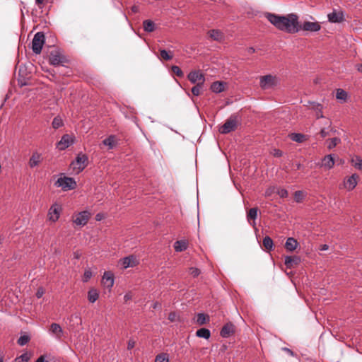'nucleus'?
<instances>
[{
    "instance_id": "nucleus-31",
    "label": "nucleus",
    "mask_w": 362,
    "mask_h": 362,
    "mask_svg": "<svg viewBox=\"0 0 362 362\" xmlns=\"http://www.w3.org/2000/svg\"><path fill=\"white\" fill-rule=\"evenodd\" d=\"M290 139L296 142L302 143L306 139V136L299 133H292L289 134Z\"/></svg>"
},
{
    "instance_id": "nucleus-15",
    "label": "nucleus",
    "mask_w": 362,
    "mask_h": 362,
    "mask_svg": "<svg viewBox=\"0 0 362 362\" xmlns=\"http://www.w3.org/2000/svg\"><path fill=\"white\" fill-rule=\"evenodd\" d=\"M60 207L54 204L52 206L48 212V218L50 221L55 222L59 217Z\"/></svg>"
},
{
    "instance_id": "nucleus-63",
    "label": "nucleus",
    "mask_w": 362,
    "mask_h": 362,
    "mask_svg": "<svg viewBox=\"0 0 362 362\" xmlns=\"http://www.w3.org/2000/svg\"><path fill=\"white\" fill-rule=\"evenodd\" d=\"M158 305H159V304L158 303H156L153 304V308L156 309V308H158Z\"/></svg>"
},
{
    "instance_id": "nucleus-2",
    "label": "nucleus",
    "mask_w": 362,
    "mask_h": 362,
    "mask_svg": "<svg viewBox=\"0 0 362 362\" xmlns=\"http://www.w3.org/2000/svg\"><path fill=\"white\" fill-rule=\"evenodd\" d=\"M88 165V157L86 155L79 153L76 160L71 163V167L76 174L81 173Z\"/></svg>"
},
{
    "instance_id": "nucleus-49",
    "label": "nucleus",
    "mask_w": 362,
    "mask_h": 362,
    "mask_svg": "<svg viewBox=\"0 0 362 362\" xmlns=\"http://www.w3.org/2000/svg\"><path fill=\"white\" fill-rule=\"evenodd\" d=\"M91 276H92L91 271L89 269L86 270L84 272V274H83V281L84 282H87L91 278Z\"/></svg>"
},
{
    "instance_id": "nucleus-61",
    "label": "nucleus",
    "mask_w": 362,
    "mask_h": 362,
    "mask_svg": "<svg viewBox=\"0 0 362 362\" xmlns=\"http://www.w3.org/2000/svg\"><path fill=\"white\" fill-rule=\"evenodd\" d=\"M248 52L249 53H253L255 52V49L252 47H250Z\"/></svg>"
},
{
    "instance_id": "nucleus-10",
    "label": "nucleus",
    "mask_w": 362,
    "mask_h": 362,
    "mask_svg": "<svg viewBox=\"0 0 362 362\" xmlns=\"http://www.w3.org/2000/svg\"><path fill=\"white\" fill-rule=\"evenodd\" d=\"M300 30L309 32H317L320 30L321 25L319 22L305 21L303 25H300Z\"/></svg>"
},
{
    "instance_id": "nucleus-39",
    "label": "nucleus",
    "mask_w": 362,
    "mask_h": 362,
    "mask_svg": "<svg viewBox=\"0 0 362 362\" xmlns=\"http://www.w3.org/2000/svg\"><path fill=\"white\" fill-rule=\"evenodd\" d=\"M305 197V194L303 191H296L294 193V199L296 202H302Z\"/></svg>"
},
{
    "instance_id": "nucleus-33",
    "label": "nucleus",
    "mask_w": 362,
    "mask_h": 362,
    "mask_svg": "<svg viewBox=\"0 0 362 362\" xmlns=\"http://www.w3.org/2000/svg\"><path fill=\"white\" fill-rule=\"evenodd\" d=\"M143 27L146 32H153L155 30V24L151 20H145L143 22Z\"/></svg>"
},
{
    "instance_id": "nucleus-27",
    "label": "nucleus",
    "mask_w": 362,
    "mask_h": 362,
    "mask_svg": "<svg viewBox=\"0 0 362 362\" xmlns=\"http://www.w3.org/2000/svg\"><path fill=\"white\" fill-rule=\"evenodd\" d=\"M225 83L221 81L214 82L211 86V89L214 93H221L224 90Z\"/></svg>"
},
{
    "instance_id": "nucleus-3",
    "label": "nucleus",
    "mask_w": 362,
    "mask_h": 362,
    "mask_svg": "<svg viewBox=\"0 0 362 362\" xmlns=\"http://www.w3.org/2000/svg\"><path fill=\"white\" fill-rule=\"evenodd\" d=\"M238 118L236 115H231L226 122L220 127L219 132L221 134H228L237 129L238 125Z\"/></svg>"
},
{
    "instance_id": "nucleus-35",
    "label": "nucleus",
    "mask_w": 362,
    "mask_h": 362,
    "mask_svg": "<svg viewBox=\"0 0 362 362\" xmlns=\"http://www.w3.org/2000/svg\"><path fill=\"white\" fill-rule=\"evenodd\" d=\"M98 292L95 288H91L88 293V299L90 303L95 302L98 300Z\"/></svg>"
},
{
    "instance_id": "nucleus-51",
    "label": "nucleus",
    "mask_w": 362,
    "mask_h": 362,
    "mask_svg": "<svg viewBox=\"0 0 362 362\" xmlns=\"http://www.w3.org/2000/svg\"><path fill=\"white\" fill-rule=\"evenodd\" d=\"M177 315L175 313L172 312L169 314L168 320H170L171 322H175L177 320Z\"/></svg>"
},
{
    "instance_id": "nucleus-26",
    "label": "nucleus",
    "mask_w": 362,
    "mask_h": 362,
    "mask_svg": "<svg viewBox=\"0 0 362 362\" xmlns=\"http://www.w3.org/2000/svg\"><path fill=\"white\" fill-rule=\"evenodd\" d=\"M188 247V243L185 240H177L174 244V248L176 252L185 250Z\"/></svg>"
},
{
    "instance_id": "nucleus-21",
    "label": "nucleus",
    "mask_w": 362,
    "mask_h": 362,
    "mask_svg": "<svg viewBox=\"0 0 362 362\" xmlns=\"http://www.w3.org/2000/svg\"><path fill=\"white\" fill-rule=\"evenodd\" d=\"M49 331L58 339H60L63 336V329H62L61 326L57 323H52L50 325Z\"/></svg>"
},
{
    "instance_id": "nucleus-58",
    "label": "nucleus",
    "mask_w": 362,
    "mask_h": 362,
    "mask_svg": "<svg viewBox=\"0 0 362 362\" xmlns=\"http://www.w3.org/2000/svg\"><path fill=\"white\" fill-rule=\"evenodd\" d=\"M328 245H321L320 247V250H327L328 249Z\"/></svg>"
},
{
    "instance_id": "nucleus-30",
    "label": "nucleus",
    "mask_w": 362,
    "mask_h": 362,
    "mask_svg": "<svg viewBox=\"0 0 362 362\" xmlns=\"http://www.w3.org/2000/svg\"><path fill=\"white\" fill-rule=\"evenodd\" d=\"M298 245L297 241L293 238H288L286 242L285 247L289 251L294 250Z\"/></svg>"
},
{
    "instance_id": "nucleus-48",
    "label": "nucleus",
    "mask_w": 362,
    "mask_h": 362,
    "mask_svg": "<svg viewBox=\"0 0 362 362\" xmlns=\"http://www.w3.org/2000/svg\"><path fill=\"white\" fill-rule=\"evenodd\" d=\"M276 193L282 198L286 197L288 196V191L283 188H278Z\"/></svg>"
},
{
    "instance_id": "nucleus-24",
    "label": "nucleus",
    "mask_w": 362,
    "mask_h": 362,
    "mask_svg": "<svg viewBox=\"0 0 362 362\" xmlns=\"http://www.w3.org/2000/svg\"><path fill=\"white\" fill-rule=\"evenodd\" d=\"M336 130L334 129V128L332 127V122H327V127H323L320 131V135L322 138H325L327 136L330 135L331 132H335Z\"/></svg>"
},
{
    "instance_id": "nucleus-8",
    "label": "nucleus",
    "mask_w": 362,
    "mask_h": 362,
    "mask_svg": "<svg viewBox=\"0 0 362 362\" xmlns=\"http://www.w3.org/2000/svg\"><path fill=\"white\" fill-rule=\"evenodd\" d=\"M49 63L53 66L62 64L65 62V58L59 51H52L49 57Z\"/></svg>"
},
{
    "instance_id": "nucleus-52",
    "label": "nucleus",
    "mask_w": 362,
    "mask_h": 362,
    "mask_svg": "<svg viewBox=\"0 0 362 362\" xmlns=\"http://www.w3.org/2000/svg\"><path fill=\"white\" fill-rule=\"evenodd\" d=\"M136 341L133 339H129L127 344V349L130 350L134 347Z\"/></svg>"
},
{
    "instance_id": "nucleus-37",
    "label": "nucleus",
    "mask_w": 362,
    "mask_h": 362,
    "mask_svg": "<svg viewBox=\"0 0 362 362\" xmlns=\"http://www.w3.org/2000/svg\"><path fill=\"white\" fill-rule=\"evenodd\" d=\"M262 244L264 248L268 251L271 250L273 247V241L269 236L264 238Z\"/></svg>"
},
{
    "instance_id": "nucleus-29",
    "label": "nucleus",
    "mask_w": 362,
    "mask_h": 362,
    "mask_svg": "<svg viewBox=\"0 0 362 362\" xmlns=\"http://www.w3.org/2000/svg\"><path fill=\"white\" fill-rule=\"evenodd\" d=\"M209 34L211 38L216 41H221L223 38V33L218 30H211Z\"/></svg>"
},
{
    "instance_id": "nucleus-22",
    "label": "nucleus",
    "mask_w": 362,
    "mask_h": 362,
    "mask_svg": "<svg viewBox=\"0 0 362 362\" xmlns=\"http://www.w3.org/2000/svg\"><path fill=\"white\" fill-rule=\"evenodd\" d=\"M82 324V319L80 317V315L78 313H74L71 315L69 318V326L72 329H75L76 327H78L79 325H81Z\"/></svg>"
},
{
    "instance_id": "nucleus-4",
    "label": "nucleus",
    "mask_w": 362,
    "mask_h": 362,
    "mask_svg": "<svg viewBox=\"0 0 362 362\" xmlns=\"http://www.w3.org/2000/svg\"><path fill=\"white\" fill-rule=\"evenodd\" d=\"M278 83V78L275 76L266 75L260 77L259 85L264 89H270L276 86Z\"/></svg>"
},
{
    "instance_id": "nucleus-18",
    "label": "nucleus",
    "mask_w": 362,
    "mask_h": 362,
    "mask_svg": "<svg viewBox=\"0 0 362 362\" xmlns=\"http://www.w3.org/2000/svg\"><path fill=\"white\" fill-rule=\"evenodd\" d=\"M103 144L107 146L108 149L115 148L118 144V140L115 135H110L103 141Z\"/></svg>"
},
{
    "instance_id": "nucleus-53",
    "label": "nucleus",
    "mask_w": 362,
    "mask_h": 362,
    "mask_svg": "<svg viewBox=\"0 0 362 362\" xmlns=\"http://www.w3.org/2000/svg\"><path fill=\"white\" fill-rule=\"evenodd\" d=\"M45 293V291L42 288H39L37 291V293H36V296L38 298H40L43 294Z\"/></svg>"
},
{
    "instance_id": "nucleus-45",
    "label": "nucleus",
    "mask_w": 362,
    "mask_h": 362,
    "mask_svg": "<svg viewBox=\"0 0 362 362\" xmlns=\"http://www.w3.org/2000/svg\"><path fill=\"white\" fill-rule=\"evenodd\" d=\"M155 362H168V356L165 354H161L156 356Z\"/></svg>"
},
{
    "instance_id": "nucleus-14",
    "label": "nucleus",
    "mask_w": 362,
    "mask_h": 362,
    "mask_svg": "<svg viewBox=\"0 0 362 362\" xmlns=\"http://www.w3.org/2000/svg\"><path fill=\"white\" fill-rule=\"evenodd\" d=\"M358 178L359 177L356 174H353L349 177L344 182L345 188L349 191L354 189L357 185Z\"/></svg>"
},
{
    "instance_id": "nucleus-1",
    "label": "nucleus",
    "mask_w": 362,
    "mask_h": 362,
    "mask_svg": "<svg viewBox=\"0 0 362 362\" xmlns=\"http://www.w3.org/2000/svg\"><path fill=\"white\" fill-rule=\"evenodd\" d=\"M265 17L276 29L287 33H296L301 28L298 16L295 13L279 16L275 13H266Z\"/></svg>"
},
{
    "instance_id": "nucleus-57",
    "label": "nucleus",
    "mask_w": 362,
    "mask_h": 362,
    "mask_svg": "<svg viewBox=\"0 0 362 362\" xmlns=\"http://www.w3.org/2000/svg\"><path fill=\"white\" fill-rule=\"evenodd\" d=\"M45 2V0H35L36 4H37L40 8L41 5H42Z\"/></svg>"
},
{
    "instance_id": "nucleus-25",
    "label": "nucleus",
    "mask_w": 362,
    "mask_h": 362,
    "mask_svg": "<svg viewBox=\"0 0 362 362\" xmlns=\"http://www.w3.org/2000/svg\"><path fill=\"white\" fill-rule=\"evenodd\" d=\"M334 165V159L332 155H327L322 159V165L327 169H331Z\"/></svg>"
},
{
    "instance_id": "nucleus-17",
    "label": "nucleus",
    "mask_w": 362,
    "mask_h": 362,
    "mask_svg": "<svg viewBox=\"0 0 362 362\" xmlns=\"http://www.w3.org/2000/svg\"><path fill=\"white\" fill-rule=\"evenodd\" d=\"M42 155L38 152H34L29 160V166L33 168L38 165L42 162Z\"/></svg>"
},
{
    "instance_id": "nucleus-41",
    "label": "nucleus",
    "mask_w": 362,
    "mask_h": 362,
    "mask_svg": "<svg viewBox=\"0 0 362 362\" xmlns=\"http://www.w3.org/2000/svg\"><path fill=\"white\" fill-rule=\"evenodd\" d=\"M346 97H347V93L345 90H344L342 89H337L336 98L338 100H345L346 99Z\"/></svg>"
},
{
    "instance_id": "nucleus-46",
    "label": "nucleus",
    "mask_w": 362,
    "mask_h": 362,
    "mask_svg": "<svg viewBox=\"0 0 362 362\" xmlns=\"http://www.w3.org/2000/svg\"><path fill=\"white\" fill-rule=\"evenodd\" d=\"M313 108L317 111L316 116H317V119L324 117V116L322 113V111H321V110H322L321 105L317 104L313 107Z\"/></svg>"
},
{
    "instance_id": "nucleus-36",
    "label": "nucleus",
    "mask_w": 362,
    "mask_h": 362,
    "mask_svg": "<svg viewBox=\"0 0 362 362\" xmlns=\"http://www.w3.org/2000/svg\"><path fill=\"white\" fill-rule=\"evenodd\" d=\"M326 142L327 144L328 149L331 150L341 143V139L339 138L334 137L327 140Z\"/></svg>"
},
{
    "instance_id": "nucleus-56",
    "label": "nucleus",
    "mask_w": 362,
    "mask_h": 362,
    "mask_svg": "<svg viewBox=\"0 0 362 362\" xmlns=\"http://www.w3.org/2000/svg\"><path fill=\"white\" fill-rule=\"evenodd\" d=\"M35 362H46L45 361V356H40Z\"/></svg>"
},
{
    "instance_id": "nucleus-11",
    "label": "nucleus",
    "mask_w": 362,
    "mask_h": 362,
    "mask_svg": "<svg viewBox=\"0 0 362 362\" xmlns=\"http://www.w3.org/2000/svg\"><path fill=\"white\" fill-rule=\"evenodd\" d=\"M188 79L192 83H201L203 84L204 82V76L202 74L199 73V71H191L188 74Z\"/></svg>"
},
{
    "instance_id": "nucleus-16",
    "label": "nucleus",
    "mask_w": 362,
    "mask_h": 362,
    "mask_svg": "<svg viewBox=\"0 0 362 362\" xmlns=\"http://www.w3.org/2000/svg\"><path fill=\"white\" fill-rule=\"evenodd\" d=\"M102 283L105 287L108 288H112L114 284L113 274L111 273L110 272H105L103 276Z\"/></svg>"
},
{
    "instance_id": "nucleus-20",
    "label": "nucleus",
    "mask_w": 362,
    "mask_h": 362,
    "mask_svg": "<svg viewBox=\"0 0 362 362\" xmlns=\"http://www.w3.org/2000/svg\"><path fill=\"white\" fill-rule=\"evenodd\" d=\"M235 332V327L234 325L229 322V323H227L226 324L221 331V335L223 337H230L231 334H233Z\"/></svg>"
},
{
    "instance_id": "nucleus-55",
    "label": "nucleus",
    "mask_w": 362,
    "mask_h": 362,
    "mask_svg": "<svg viewBox=\"0 0 362 362\" xmlns=\"http://www.w3.org/2000/svg\"><path fill=\"white\" fill-rule=\"evenodd\" d=\"M132 293H127L125 294V296L124 297V299L127 302L129 300H130L132 298Z\"/></svg>"
},
{
    "instance_id": "nucleus-47",
    "label": "nucleus",
    "mask_w": 362,
    "mask_h": 362,
    "mask_svg": "<svg viewBox=\"0 0 362 362\" xmlns=\"http://www.w3.org/2000/svg\"><path fill=\"white\" fill-rule=\"evenodd\" d=\"M30 356L27 353L22 354L19 358H16L18 362H28Z\"/></svg>"
},
{
    "instance_id": "nucleus-44",
    "label": "nucleus",
    "mask_w": 362,
    "mask_h": 362,
    "mask_svg": "<svg viewBox=\"0 0 362 362\" xmlns=\"http://www.w3.org/2000/svg\"><path fill=\"white\" fill-rule=\"evenodd\" d=\"M172 72L179 77L183 76L184 74L180 68L177 66H173L171 68Z\"/></svg>"
},
{
    "instance_id": "nucleus-54",
    "label": "nucleus",
    "mask_w": 362,
    "mask_h": 362,
    "mask_svg": "<svg viewBox=\"0 0 362 362\" xmlns=\"http://www.w3.org/2000/svg\"><path fill=\"white\" fill-rule=\"evenodd\" d=\"M283 153L279 149H274L273 151V156L274 157H281L282 156Z\"/></svg>"
},
{
    "instance_id": "nucleus-9",
    "label": "nucleus",
    "mask_w": 362,
    "mask_h": 362,
    "mask_svg": "<svg viewBox=\"0 0 362 362\" xmlns=\"http://www.w3.org/2000/svg\"><path fill=\"white\" fill-rule=\"evenodd\" d=\"M119 263L122 266L123 269H127L128 267H134L136 266L139 264V260L135 256L129 255L120 259Z\"/></svg>"
},
{
    "instance_id": "nucleus-40",
    "label": "nucleus",
    "mask_w": 362,
    "mask_h": 362,
    "mask_svg": "<svg viewBox=\"0 0 362 362\" xmlns=\"http://www.w3.org/2000/svg\"><path fill=\"white\" fill-rule=\"evenodd\" d=\"M52 125L54 129H58L63 125V121L59 117H56L54 118Z\"/></svg>"
},
{
    "instance_id": "nucleus-34",
    "label": "nucleus",
    "mask_w": 362,
    "mask_h": 362,
    "mask_svg": "<svg viewBox=\"0 0 362 362\" xmlns=\"http://www.w3.org/2000/svg\"><path fill=\"white\" fill-rule=\"evenodd\" d=\"M196 335L199 337H202V338L208 339L211 336V332L206 328H201L197 331Z\"/></svg>"
},
{
    "instance_id": "nucleus-62",
    "label": "nucleus",
    "mask_w": 362,
    "mask_h": 362,
    "mask_svg": "<svg viewBox=\"0 0 362 362\" xmlns=\"http://www.w3.org/2000/svg\"><path fill=\"white\" fill-rule=\"evenodd\" d=\"M296 168L297 170L300 169L301 168V164L300 163H296Z\"/></svg>"
},
{
    "instance_id": "nucleus-32",
    "label": "nucleus",
    "mask_w": 362,
    "mask_h": 362,
    "mask_svg": "<svg viewBox=\"0 0 362 362\" xmlns=\"http://www.w3.org/2000/svg\"><path fill=\"white\" fill-rule=\"evenodd\" d=\"M351 163L355 168L362 171V159L359 156H354L351 159Z\"/></svg>"
},
{
    "instance_id": "nucleus-28",
    "label": "nucleus",
    "mask_w": 362,
    "mask_h": 362,
    "mask_svg": "<svg viewBox=\"0 0 362 362\" xmlns=\"http://www.w3.org/2000/svg\"><path fill=\"white\" fill-rule=\"evenodd\" d=\"M209 322V315L204 314V313L197 314L196 322L199 325H205Z\"/></svg>"
},
{
    "instance_id": "nucleus-5",
    "label": "nucleus",
    "mask_w": 362,
    "mask_h": 362,
    "mask_svg": "<svg viewBox=\"0 0 362 362\" xmlns=\"http://www.w3.org/2000/svg\"><path fill=\"white\" fill-rule=\"evenodd\" d=\"M45 42V35L43 33H37L33 39L32 49L34 53L40 54L42 51L43 44Z\"/></svg>"
},
{
    "instance_id": "nucleus-42",
    "label": "nucleus",
    "mask_w": 362,
    "mask_h": 362,
    "mask_svg": "<svg viewBox=\"0 0 362 362\" xmlns=\"http://www.w3.org/2000/svg\"><path fill=\"white\" fill-rule=\"evenodd\" d=\"M160 58L164 60H170L173 58V56L165 49H162L160 51Z\"/></svg>"
},
{
    "instance_id": "nucleus-6",
    "label": "nucleus",
    "mask_w": 362,
    "mask_h": 362,
    "mask_svg": "<svg viewBox=\"0 0 362 362\" xmlns=\"http://www.w3.org/2000/svg\"><path fill=\"white\" fill-rule=\"evenodd\" d=\"M56 185L61 187L64 190L73 189L76 186L75 180L73 178L68 177L59 178Z\"/></svg>"
},
{
    "instance_id": "nucleus-50",
    "label": "nucleus",
    "mask_w": 362,
    "mask_h": 362,
    "mask_svg": "<svg viewBox=\"0 0 362 362\" xmlns=\"http://www.w3.org/2000/svg\"><path fill=\"white\" fill-rule=\"evenodd\" d=\"M189 273L192 276H193L194 277H196V276H199V274H200V271L197 268L191 267L189 269Z\"/></svg>"
},
{
    "instance_id": "nucleus-59",
    "label": "nucleus",
    "mask_w": 362,
    "mask_h": 362,
    "mask_svg": "<svg viewBox=\"0 0 362 362\" xmlns=\"http://www.w3.org/2000/svg\"><path fill=\"white\" fill-rule=\"evenodd\" d=\"M357 70L362 73V64L357 65Z\"/></svg>"
},
{
    "instance_id": "nucleus-12",
    "label": "nucleus",
    "mask_w": 362,
    "mask_h": 362,
    "mask_svg": "<svg viewBox=\"0 0 362 362\" xmlns=\"http://www.w3.org/2000/svg\"><path fill=\"white\" fill-rule=\"evenodd\" d=\"M327 18L331 23H341L344 21L342 11L334 10L327 15Z\"/></svg>"
},
{
    "instance_id": "nucleus-38",
    "label": "nucleus",
    "mask_w": 362,
    "mask_h": 362,
    "mask_svg": "<svg viewBox=\"0 0 362 362\" xmlns=\"http://www.w3.org/2000/svg\"><path fill=\"white\" fill-rule=\"evenodd\" d=\"M202 86H203V84H201V83H197L196 86H194L192 88V93L194 95H196V96H198L201 94L202 93Z\"/></svg>"
},
{
    "instance_id": "nucleus-13",
    "label": "nucleus",
    "mask_w": 362,
    "mask_h": 362,
    "mask_svg": "<svg viewBox=\"0 0 362 362\" xmlns=\"http://www.w3.org/2000/svg\"><path fill=\"white\" fill-rule=\"evenodd\" d=\"M73 143L72 137L69 134L64 135L57 143V148L59 150H64Z\"/></svg>"
},
{
    "instance_id": "nucleus-43",
    "label": "nucleus",
    "mask_w": 362,
    "mask_h": 362,
    "mask_svg": "<svg viewBox=\"0 0 362 362\" xmlns=\"http://www.w3.org/2000/svg\"><path fill=\"white\" fill-rule=\"evenodd\" d=\"M30 341V337L27 335H23L18 339V344L21 346L25 345Z\"/></svg>"
},
{
    "instance_id": "nucleus-60",
    "label": "nucleus",
    "mask_w": 362,
    "mask_h": 362,
    "mask_svg": "<svg viewBox=\"0 0 362 362\" xmlns=\"http://www.w3.org/2000/svg\"><path fill=\"white\" fill-rule=\"evenodd\" d=\"M284 350L286 351L287 353L290 354L291 355H293V351L291 350H290L289 349L284 348Z\"/></svg>"
},
{
    "instance_id": "nucleus-23",
    "label": "nucleus",
    "mask_w": 362,
    "mask_h": 362,
    "mask_svg": "<svg viewBox=\"0 0 362 362\" xmlns=\"http://www.w3.org/2000/svg\"><path fill=\"white\" fill-rule=\"evenodd\" d=\"M257 211L258 209L257 207H254L250 209L247 214V221L253 226L255 225V221L257 216Z\"/></svg>"
},
{
    "instance_id": "nucleus-7",
    "label": "nucleus",
    "mask_w": 362,
    "mask_h": 362,
    "mask_svg": "<svg viewBox=\"0 0 362 362\" xmlns=\"http://www.w3.org/2000/svg\"><path fill=\"white\" fill-rule=\"evenodd\" d=\"M90 218V214L83 211L73 216V221L77 226H85Z\"/></svg>"
},
{
    "instance_id": "nucleus-19",
    "label": "nucleus",
    "mask_w": 362,
    "mask_h": 362,
    "mask_svg": "<svg viewBox=\"0 0 362 362\" xmlns=\"http://www.w3.org/2000/svg\"><path fill=\"white\" fill-rule=\"evenodd\" d=\"M300 262V259L297 256H287L285 258V265L287 268H293L297 266Z\"/></svg>"
},
{
    "instance_id": "nucleus-64",
    "label": "nucleus",
    "mask_w": 362,
    "mask_h": 362,
    "mask_svg": "<svg viewBox=\"0 0 362 362\" xmlns=\"http://www.w3.org/2000/svg\"><path fill=\"white\" fill-rule=\"evenodd\" d=\"M100 219H101L100 215V214H97L96 215V220L97 221H100Z\"/></svg>"
}]
</instances>
